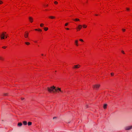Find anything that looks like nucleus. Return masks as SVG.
Returning a JSON list of instances; mask_svg holds the SVG:
<instances>
[{
    "label": "nucleus",
    "mask_w": 132,
    "mask_h": 132,
    "mask_svg": "<svg viewBox=\"0 0 132 132\" xmlns=\"http://www.w3.org/2000/svg\"><path fill=\"white\" fill-rule=\"evenodd\" d=\"M47 89L48 91L50 92H53L54 93L55 92H58V88H56L54 86L50 87H48Z\"/></svg>",
    "instance_id": "1"
},
{
    "label": "nucleus",
    "mask_w": 132,
    "mask_h": 132,
    "mask_svg": "<svg viewBox=\"0 0 132 132\" xmlns=\"http://www.w3.org/2000/svg\"><path fill=\"white\" fill-rule=\"evenodd\" d=\"M6 32H3L1 34L0 37L1 39H5V36Z\"/></svg>",
    "instance_id": "2"
},
{
    "label": "nucleus",
    "mask_w": 132,
    "mask_h": 132,
    "mask_svg": "<svg viewBox=\"0 0 132 132\" xmlns=\"http://www.w3.org/2000/svg\"><path fill=\"white\" fill-rule=\"evenodd\" d=\"M132 128V126H127L125 127V129L126 130H129L131 129Z\"/></svg>",
    "instance_id": "3"
},
{
    "label": "nucleus",
    "mask_w": 132,
    "mask_h": 132,
    "mask_svg": "<svg viewBox=\"0 0 132 132\" xmlns=\"http://www.w3.org/2000/svg\"><path fill=\"white\" fill-rule=\"evenodd\" d=\"M93 87L94 88H96V89H97L100 86V85L99 84H96L95 85H93Z\"/></svg>",
    "instance_id": "4"
},
{
    "label": "nucleus",
    "mask_w": 132,
    "mask_h": 132,
    "mask_svg": "<svg viewBox=\"0 0 132 132\" xmlns=\"http://www.w3.org/2000/svg\"><path fill=\"white\" fill-rule=\"evenodd\" d=\"M80 67V65L79 64L76 65H75L73 68L74 69L78 68H79Z\"/></svg>",
    "instance_id": "5"
},
{
    "label": "nucleus",
    "mask_w": 132,
    "mask_h": 132,
    "mask_svg": "<svg viewBox=\"0 0 132 132\" xmlns=\"http://www.w3.org/2000/svg\"><path fill=\"white\" fill-rule=\"evenodd\" d=\"M29 21L31 22H32L33 21V18L31 17H29Z\"/></svg>",
    "instance_id": "6"
},
{
    "label": "nucleus",
    "mask_w": 132,
    "mask_h": 132,
    "mask_svg": "<svg viewBox=\"0 0 132 132\" xmlns=\"http://www.w3.org/2000/svg\"><path fill=\"white\" fill-rule=\"evenodd\" d=\"M82 26V25H79L78 26L77 28L79 29V30H80Z\"/></svg>",
    "instance_id": "7"
},
{
    "label": "nucleus",
    "mask_w": 132,
    "mask_h": 132,
    "mask_svg": "<svg viewBox=\"0 0 132 132\" xmlns=\"http://www.w3.org/2000/svg\"><path fill=\"white\" fill-rule=\"evenodd\" d=\"M22 125V123L21 122L19 123L18 124V127H21Z\"/></svg>",
    "instance_id": "8"
},
{
    "label": "nucleus",
    "mask_w": 132,
    "mask_h": 132,
    "mask_svg": "<svg viewBox=\"0 0 132 132\" xmlns=\"http://www.w3.org/2000/svg\"><path fill=\"white\" fill-rule=\"evenodd\" d=\"M28 35V33H25L24 35V37L25 38H27Z\"/></svg>",
    "instance_id": "9"
},
{
    "label": "nucleus",
    "mask_w": 132,
    "mask_h": 132,
    "mask_svg": "<svg viewBox=\"0 0 132 132\" xmlns=\"http://www.w3.org/2000/svg\"><path fill=\"white\" fill-rule=\"evenodd\" d=\"M107 104H104L103 106V108L104 109H106L107 108Z\"/></svg>",
    "instance_id": "10"
},
{
    "label": "nucleus",
    "mask_w": 132,
    "mask_h": 132,
    "mask_svg": "<svg viewBox=\"0 0 132 132\" xmlns=\"http://www.w3.org/2000/svg\"><path fill=\"white\" fill-rule=\"evenodd\" d=\"M23 123L24 125H26L27 124V122L26 121H23Z\"/></svg>",
    "instance_id": "11"
},
{
    "label": "nucleus",
    "mask_w": 132,
    "mask_h": 132,
    "mask_svg": "<svg viewBox=\"0 0 132 132\" xmlns=\"http://www.w3.org/2000/svg\"><path fill=\"white\" fill-rule=\"evenodd\" d=\"M78 40H76L75 41V43L76 45L77 46H78Z\"/></svg>",
    "instance_id": "12"
},
{
    "label": "nucleus",
    "mask_w": 132,
    "mask_h": 132,
    "mask_svg": "<svg viewBox=\"0 0 132 132\" xmlns=\"http://www.w3.org/2000/svg\"><path fill=\"white\" fill-rule=\"evenodd\" d=\"M58 92H59V91H60V92H61L62 93H63V91L61 90V89L60 88H58Z\"/></svg>",
    "instance_id": "13"
},
{
    "label": "nucleus",
    "mask_w": 132,
    "mask_h": 132,
    "mask_svg": "<svg viewBox=\"0 0 132 132\" xmlns=\"http://www.w3.org/2000/svg\"><path fill=\"white\" fill-rule=\"evenodd\" d=\"M28 126H30L32 124V122H28Z\"/></svg>",
    "instance_id": "14"
},
{
    "label": "nucleus",
    "mask_w": 132,
    "mask_h": 132,
    "mask_svg": "<svg viewBox=\"0 0 132 132\" xmlns=\"http://www.w3.org/2000/svg\"><path fill=\"white\" fill-rule=\"evenodd\" d=\"M49 18L51 19H53L55 18V17L54 16H49Z\"/></svg>",
    "instance_id": "15"
},
{
    "label": "nucleus",
    "mask_w": 132,
    "mask_h": 132,
    "mask_svg": "<svg viewBox=\"0 0 132 132\" xmlns=\"http://www.w3.org/2000/svg\"><path fill=\"white\" fill-rule=\"evenodd\" d=\"M35 30L36 31H42V30L41 29H35Z\"/></svg>",
    "instance_id": "16"
},
{
    "label": "nucleus",
    "mask_w": 132,
    "mask_h": 132,
    "mask_svg": "<svg viewBox=\"0 0 132 132\" xmlns=\"http://www.w3.org/2000/svg\"><path fill=\"white\" fill-rule=\"evenodd\" d=\"M82 26L84 28H86L87 27V26L85 25V24H84L82 25Z\"/></svg>",
    "instance_id": "17"
},
{
    "label": "nucleus",
    "mask_w": 132,
    "mask_h": 132,
    "mask_svg": "<svg viewBox=\"0 0 132 132\" xmlns=\"http://www.w3.org/2000/svg\"><path fill=\"white\" fill-rule=\"evenodd\" d=\"M74 20H75V21H79V19H74Z\"/></svg>",
    "instance_id": "18"
},
{
    "label": "nucleus",
    "mask_w": 132,
    "mask_h": 132,
    "mask_svg": "<svg viewBox=\"0 0 132 132\" xmlns=\"http://www.w3.org/2000/svg\"><path fill=\"white\" fill-rule=\"evenodd\" d=\"M25 43L27 45H29L30 44V43L28 42H26Z\"/></svg>",
    "instance_id": "19"
},
{
    "label": "nucleus",
    "mask_w": 132,
    "mask_h": 132,
    "mask_svg": "<svg viewBox=\"0 0 132 132\" xmlns=\"http://www.w3.org/2000/svg\"><path fill=\"white\" fill-rule=\"evenodd\" d=\"M44 30L46 31L48 30V28L47 27H46L44 28Z\"/></svg>",
    "instance_id": "20"
},
{
    "label": "nucleus",
    "mask_w": 132,
    "mask_h": 132,
    "mask_svg": "<svg viewBox=\"0 0 132 132\" xmlns=\"http://www.w3.org/2000/svg\"><path fill=\"white\" fill-rule=\"evenodd\" d=\"M0 60H3V58L1 56H0Z\"/></svg>",
    "instance_id": "21"
},
{
    "label": "nucleus",
    "mask_w": 132,
    "mask_h": 132,
    "mask_svg": "<svg viewBox=\"0 0 132 132\" xmlns=\"http://www.w3.org/2000/svg\"><path fill=\"white\" fill-rule=\"evenodd\" d=\"M44 24L43 23H41L40 24V26L41 27H43L44 26Z\"/></svg>",
    "instance_id": "22"
},
{
    "label": "nucleus",
    "mask_w": 132,
    "mask_h": 132,
    "mask_svg": "<svg viewBox=\"0 0 132 132\" xmlns=\"http://www.w3.org/2000/svg\"><path fill=\"white\" fill-rule=\"evenodd\" d=\"M8 95L7 93H4V95L5 96H7Z\"/></svg>",
    "instance_id": "23"
},
{
    "label": "nucleus",
    "mask_w": 132,
    "mask_h": 132,
    "mask_svg": "<svg viewBox=\"0 0 132 132\" xmlns=\"http://www.w3.org/2000/svg\"><path fill=\"white\" fill-rule=\"evenodd\" d=\"M111 74L112 76H113L114 75V73H111Z\"/></svg>",
    "instance_id": "24"
},
{
    "label": "nucleus",
    "mask_w": 132,
    "mask_h": 132,
    "mask_svg": "<svg viewBox=\"0 0 132 132\" xmlns=\"http://www.w3.org/2000/svg\"><path fill=\"white\" fill-rule=\"evenodd\" d=\"M54 3L55 4H57L58 3L56 1H55L54 2Z\"/></svg>",
    "instance_id": "25"
},
{
    "label": "nucleus",
    "mask_w": 132,
    "mask_h": 132,
    "mask_svg": "<svg viewBox=\"0 0 132 132\" xmlns=\"http://www.w3.org/2000/svg\"><path fill=\"white\" fill-rule=\"evenodd\" d=\"M79 40L81 42H83V40L81 39H80Z\"/></svg>",
    "instance_id": "26"
},
{
    "label": "nucleus",
    "mask_w": 132,
    "mask_h": 132,
    "mask_svg": "<svg viewBox=\"0 0 132 132\" xmlns=\"http://www.w3.org/2000/svg\"><path fill=\"white\" fill-rule=\"evenodd\" d=\"M6 47L5 46H3L2 47V48H5Z\"/></svg>",
    "instance_id": "27"
},
{
    "label": "nucleus",
    "mask_w": 132,
    "mask_h": 132,
    "mask_svg": "<svg viewBox=\"0 0 132 132\" xmlns=\"http://www.w3.org/2000/svg\"><path fill=\"white\" fill-rule=\"evenodd\" d=\"M3 3V2L1 1H0V4H1Z\"/></svg>",
    "instance_id": "28"
},
{
    "label": "nucleus",
    "mask_w": 132,
    "mask_h": 132,
    "mask_svg": "<svg viewBox=\"0 0 132 132\" xmlns=\"http://www.w3.org/2000/svg\"><path fill=\"white\" fill-rule=\"evenodd\" d=\"M122 30L123 31H125V29H122Z\"/></svg>",
    "instance_id": "29"
},
{
    "label": "nucleus",
    "mask_w": 132,
    "mask_h": 132,
    "mask_svg": "<svg viewBox=\"0 0 132 132\" xmlns=\"http://www.w3.org/2000/svg\"><path fill=\"white\" fill-rule=\"evenodd\" d=\"M68 23H66L65 24V26H67L68 25Z\"/></svg>",
    "instance_id": "30"
},
{
    "label": "nucleus",
    "mask_w": 132,
    "mask_h": 132,
    "mask_svg": "<svg viewBox=\"0 0 132 132\" xmlns=\"http://www.w3.org/2000/svg\"><path fill=\"white\" fill-rule=\"evenodd\" d=\"M121 52H122L123 54H125V53L124 52V51H121Z\"/></svg>",
    "instance_id": "31"
},
{
    "label": "nucleus",
    "mask_w": 132,
    "mask_h": 132,
    "mask_svg": "<svg viewBox=\"0 0 132 132\" xmlns=\"http://www.w3.org/2000/svg\"><path fill=\"white\" fill-rule=\"evenodd\" d=\"M126 9H127V10H129V8H126Z\"/></svg>",
    "instance_id": "32"
},
{
    "label": "nucleus",
    "mask_w": 132,
    "mask_h": 132,
    "mask_svg": "<svg viewBox=\"0 0 132 132\" xmlns=\"http://www.w3.org/2000/svg\"><path fill=\"white\" fill-rule=\"evenodd\" d=\"M66 29L67 30H69V28H66Z\"/></svg>",
    "instance_id": "33"
},
{
    "label": "nucleus",
    "mask_w": 132,
    "mask_h": 132,
    "mask_svg": "<svg viewBox=\"0 0 132 132\" xmlns=\"http://www.w3.org/2000/svg\"><path fill=\"white\" fill-rule=\"evenodd\" d=\"M24 98H21V100H24Z\"/></svg>",
    "instance_id": "34"
},
{
    "label": "nucleus",
    "mask_w": 132,
    "mask_h": 132,
    "mask_svg": "<svg viewBox=\"0 0 132 132\" xmlns=\"http://www.w3.org/2000/svg\"><path fill=\"white\" fill-rule=\"evenodd\" d=\"M5 38H7V36H6L5 35Z\"/></svg>",
    "instance_id": "35"
},
{
    "label": "nucleus",
    "mask_w": 132,
    "mask_h": 132,
    "mask_svg": "<svg viewBox=\"0 0 132 132\" xmlns=\"http://www.w3.org/2000/svg\"><path fill=\"white\" fill-rule=\"evenodd\" d=\"M56 118V117H53V119H55Z\"/></svg>",
    "instance_id": "36"
},
{
    "label": "nucleus",
    "mask_w": 132,
    "mask_h": 132,
    "mask_svg": "<svg viewBox=\"0 0 132 132\" xmlns=\"http://www.w3.org/2000/svg\"><path fill=\"white\" fill-rule=\"evenodd\" d=\"M34 42L35 43H37V41H34Z\"/></svg>",
    "instance_id": "37"
},
{
    "label": "nucleus",
    "mask_w": 132,
    "mask_h": 132,
    "mask_svg": "<svg viewBox=\"0 0 132 132\" xmlns=\"http://www.w3.org/2000/svg\"><path fill=\"white\" fill-rule=\"evenodd\" d=\"M96 15V16H97V15H97V14H96V15Z\"/></svg>",
    "instance_id": "38"
},
{
    "label": "nucleus",
    "mask_w": 132,
    "mask_h": 132,
    "mask_svg": "<svg viewBox=\"0 0 132 132\" xmlns=\"http://www.w3.org/2000/svg\"><path fill=\"white\" fill-rule=\"evenodd\" d=\"M42 55H43V54H42Z\"/></svg>",
    "instance_id": "39"
},
{
    "label": "nucleus",
    "mask_w": 132,
    "mask_h": 132,
    "mask_svg": "<svg viewBox=\"0 0 132 132\" xmlns=\"http://www.w3.org/2000/svg\"><path fill=\"white\" fill-rule=\"evenodd\" d=\"M48 6V5H46V6Z\"/></svg>",
    "instance_id": "40"
}]
</instances>
